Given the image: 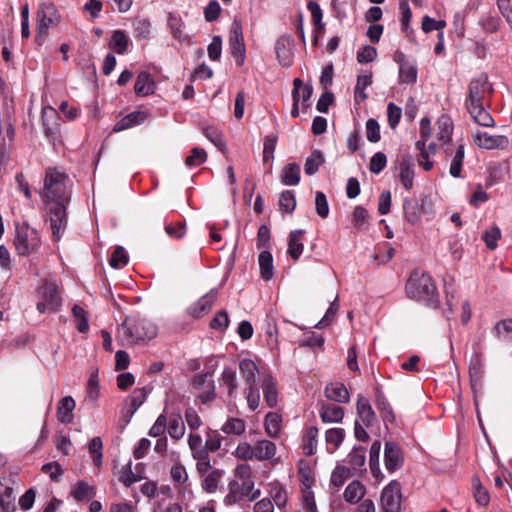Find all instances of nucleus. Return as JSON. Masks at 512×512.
Listing matches in <instances>:
<instances>
[{
	"label": "nucleus",
	"mask_w": 512,
	"mask_h": 512,
	"mask_svg": "<svg viewBox=\"0 0 512 512\" xmlns=\"http://www.w3.org/2000/svg\"><path fill=\"white\" fill-rule=\"evenodd\" d=\"M156 335V325L139 315H130L117 328L116 338L122 345H135L150 341Z\"/></svg>",
	"instance_id": "1"
},
{
	"label": "nucleus",
	"mask_w": 512,
	"mask_h": 512,
	"mask_svg": "<svg viewBox=\"0 0 512 512\" xmlns=\"http://www.w3.org/2000/svg\"><path fill=\"white\" fill-rule=\"evenodd\" d=\"M87 398L90 401H96L100 395V384H99V376L98 369H94L88 378L87 381Z\"/></svg>",
	"instance_id": "47"
},
{
	"label": "nucleus",
	"mask_w": 512,
	"mask_h": 512,
	"mask_svg": "<svg viewBox=\"0 0 512 512\" xmlns=\"http://www.w3.org/2000/svg\"><path fill=\"white\" fill-rule=\"evenodd\" d=\"M325 395L329 400L337 403H347L350 399L349 392L341 382H331L326 385Z\"/></svg>",
	"instance_id": "20"
},
{
	"label": "nucleus",
	"mask_w": 512,
	"mask_h": 512,
	"mask_svg": "<svg viewBox=\"0 0 512 512\" xmlns=\"http://www.w3.org/2000/svg\"><path fill=\"white\" fill-rule=\"evenodd\" d=\"M277 136L275 134H269L264 138L263 144V161L267 162L274 157V151L276 148Z\"/></svg>",
	"instance_id": "63"
},
{
	"label": "nucleus",
	"mask_w": 512,
	"mask_h": 512,
	"mask_svg": "<svg viewBox=\"0 0 512 512\" xmlns=\"http://www.w3.org/2000/svg\"><path fill=\"white\" fill-rule=\"evenodd\" d=\"M129 39L122 30H115L111 36L109 47L118 54H124L128 48Z\"/></svg>",
	"instance_id": "41"
},
{
	"label": "nucleus",
	"mask_w": 512,
	"mask_h": 512,
	"mask_svg": "<svg viewBox=\"0 0 512 512\" xmlns=\"http://www.w3.org/2000/svg\"><path fill=\"white\" fill-rule=\"evenodd\" d=\"M465 106L476 124L484 127L494 126V119L485 109L484 102L466 103Z\"/></svg>",
	"instance_id": "17"
},
{
	"label": "nucleus",
	"mask_w": 512,
	"mask_h": 512,
	"mask_svg": "<svg viewBox=\"0 0 512 512\" xmlns=\"http://www.w3.org/2000/svg\"><path fill=\"white\" fill-rule=\"evenodd\" d=\"M219 381L220 385L227 388L228 396L233 398L238 388L236 371L231 367H225Z\"/></svg>",
	"instance_id": "32"
},
{
	"label": "nucleus",
	"mask_w": 512,
	"mask_h": 512,
	"mask_svg": "<svg viewBox=\"0 0 512 512\" xmlns=\"http://www.w3.org/2000/svg\"><path fill=\"white\" fill-rule=\"evenodd\" d=\"M260 276L263 280L269 281L273 278L274 267L272 254L265 250L259 254L258 257Z\"/></svg>",
	"instance_id": "30"
},
{
	"label": "nucleus",
	"mask_w": 512,
	"mask_h": 512,
	"mask_svg": "<svg viewBox=\"0 0 512 512\" xmlns=\"http://www.w3.org/2000/svg\"><path fill=\"white\" fill-rule=\"evenodd\" d=\"M204 135L221 151L225 148V141L223 134L216 127H206Z\"/></svg>",
	"instance_id": "62"
},
{
	"label": "nucleus",
	"mask_w": 512,
	"mask_h": 512,
	"mask_svg": "<svg viewBox=\"0 0 512 512\" xmlns=\"http://www.w3.org/2000/svg\"><path fill=\"white\" fill-rule=\"evenodd\" d=\"M280 179L287 186L297 185L300 181V166L296 163H289L283 167Z\"/></svg>",
	"instance_id": "31"
},
{
	"label": "nucleus",
	"mask_w": 512,
	"mask_h": 512,
	"mask_svg": "<svg viewBox=\"0 0 512 512\" xmlns=\"http://www.w3.org/2000/svg\"><path fill=\"white\" fill-rule=\"evenodd\" d=\"M128 255L125 249L121 246H118L113 251L110 259L109 264L111 267L115 269L123 268L128 264Z\"/></svg>",
	"instance_id": "54"
},
{
	"label": "nucleus",
	"mask_w": 512,
	"mask_h": 512,
	"mask_svg": "<svg viewBox=\"0 0 512 512\" xmlns=\"http://www.w3.org/2000/svg\"><path fill=\"white\" fill-rule=\"evenodd\" d=\"M303 230H294L289 234L288 241V254L294 259L298 260L303 251Z\"/></svg>",
	"instance_id": "28"
},
{
	"label": "nucleus",
	"mask_w": 512,
	"mask_h": 512,
	"mask_svg": "<svg viewBox=\"0 0 512 512\" xmlns=\"http://www.w3.org/2000/svg\"><path fill=\"white\" fill-rule=\"evenodd\" d=\"M61 21V15L53 3H42L37 11L36 40L47 35L50 28L56 27Z\"/></svg>",
	"instance_id": "7"
},
{
	"label": "nucleus",
	"mask_w": 512,
	"mask_h": 512,
	"mask_svg": "<svg viewBox=\"0 0 512 512\" xmlns=\"http://www.w3.org/2000/svg\"><path fill=\"white\" fill-rule=\"evenodd\" d=\"M148 118L145 111H134L121 118L113 127L114 132H120L142 124Z\"/></svg>",
	"instance_id": "18"
},
{
	"label": "nucleus",
	"mask_w": 512,
	"mask_h": 512,
	"mask_svg": "<svg viewBox=\"0 0 512 512\" xmlns=\"http://www.w3.org/2000/svg\"><path fill=\"white\" fill-rule=\"evenodd\" d=\"M464 155H465L464 145H459L456 149V152H455L453 158H452L450 168H449V173L452 177H455V178L460 177L461 167H462L463 160H464Z\"/></svg>",
	"instance_id": "52"
},
{
	"label": "nucleus",
	"mask_w": 512,
	"mask_h": 512,
	"mask_svg": "<svg viewBox=\"0 0 512 512\" xmlns=\"http://www.w3.org/2000/svg\"><path fill=\"white\" fill-rule=\"evenodd\" d=\"M317 436L318 428L316 426H311L306 429L303 435L302 445V450L305 455L310 456L315 453L318 444Z\"/></svg>",
	"instance_id": "35"
},
{
	"label": "nucleus",
	"mask_w": 512,
	"mask_h": 512,
	"mask_svg": "<svg viewBox=\"0 0 512 512\" xmlns=\"http://www.w3.org/2000/svg\"><path fill=\"white\" fill-rule=\"evenodd\" d=\"M417 80V67L413 61L399 67V83L413 84Z\"/></svg>",
	"instance_id": "44"
},
{
	"label": "nucleus",
	"mask_w": 512,
	"mask_h": 512,
	"mask_svg": "<svg viewBox=\"0 0 512 512\" xmlns=\"http://www.w3.org/2000/svg\"><path fill=\"white\" fill-rule=\"evenodd\" d=\"M147 391L145 388L135 389L130 396V417L140 408V406L146 401Z\"/></svg>",
	"instance_id": "55"
},
{
	"label": "nucleus",
	"mask_w": 512,
	"mask_h": 512,
	"mask_svg": "<svg viewBox=\"0 0 512 512\" xmlns=\"http://www.w3.org/2000/svg\"><path fill=\"white\" fill-rule=\"evenodd\" d=\"M155 83L148 72H140L136 78L134 91L137 95L146 96L154 92Z\"/></svg>",
	"instance_id": "25"
},
{
	"label": "nucleus",
	"mask_w": 512,
	"mask_h": 512,
	"mask_svg": "<svg viewBox=\"0 0 512 512\" xmlns=\"http://www.w3.org/2000/svg\"><path fill=\"white\" fill-rule=\"evenodd\" d=\"M170 476L176 485L186 487L188 474L186 468L181 463L177 462L171 467Z\"/></svg>",
	"instance_id": "53"
},
{
	"label": "nucleus",
	"mask_w": 512,
	"mask_h": 512,
	"mask_svg": "<svg viewBox=\"0 0 512 512\" xmlns=\"http://www.w3.org/2000/svg\"><path fill=\"white\" fill-rule=\"evenodd\" d=\"M474 143L482 149H505L508 147L509 140L504 135H490L486 132H476L473 135Z\"/></svg>",
	"instance_id": "12"
},
{
	"label": "nucleus",
	"mask_w": 512,
	"mask_h": 512,
	"mask_svg": "<svg viewBox=\"0 0 512 512\" xmlns=\"http://www.w3.org/2000/svg\"><path fill=\"white\" fill-rule=\"evenodd\" d=\"M437 138L443 144L450 142L453 132V122L448 116H441L437 121Z\"/></svg>",
	"instance_id": "39"
},
{
	"label": "nucleus",
	"mask_w": 512,
	"mask_h": 512,
	"mask_svg": "<svg viewBox=\"0 0 512 512\" xmlns=\"http://www.w3.org/2000/svg\"><path fill=\"white\" fill-rule=\"evenodd\" d=\"M68 203H57L49 208L50 226L53 240L59 241L67 226L66 206Z\"/></svg>",
	"instance_id": "10"
},
{
	"label": "nucleus",
	"mask_w": 512,
	"mask_h": 512,
	"mask_svg": "<svg viewBox=\"0 0 512 512\" xmlns=\"http://www.w3.org/2000/svg\"><path fill=\"white\" fill-rule=\"evenodd\" d=\"M142 479V476L138 473H134L132 471V462L129 461L128 464L122 466L119 471V481L123 483L126 487L131 486L135 482H138Z\"/></svg>",
	"instance_id": "46"
},
{
	"label": "nucleus",
	"mask_w": 512,
	"mask_h": 512,
	"mask_svg": "<svg viewBox=\"0 0 512 512\" xmlns=\"http://www.w3.org/2000/svg\"><path fill=\"white\" fill-rule=\"evenodd\" d=\"M42 196L54 204L69 203L71 183L68 175L56 167L46 168Z\"/></svg>",
	"instance_id": "2"
},
{
	"label": "nucleus",
	"mask_w": 512,
	"mask_h": 512,
	"mask_svg": "<svg viewBox=\"0 0 512 512\" xmlns=\"http://www.w3.org/2000/svg\"><path fill=\"white\" fill-rule=\"evenodd\" d=\"M166 428L171 438L175 440L181 439L185 433V425L181 415L171 414L170 417L167 418Z\"/></svg>",
	"instance_id": "33"
},
{
	"label": "nucleus",
	"mask_w": 512,
	"mask_h": 512,
	"mask_svg": "<svg viewBox=\"0 0 512 512\" xmlns=\"http://www.w3.org/2000/svg\"><path fill=\"white\" fill-rule=\"evenodd\" d=\"M245 497L244 492L241 491V485L237 481H231L229 483V492L225 496V503L228 505H233L239 501H241Z\"/></svg>",
	"instance_id": "56"
},
{
	"label": "nucleus",
	"mask_w": 512,
	"mask_h": 512,
	"mask_svg": "<svg viewBox=\"0 0 512 512\" xmlns=\"http://www.w3.org/2000/svg\"><path fill=\"white\" fill-rule=\"evenodd\" d=\"M406 293L409 298L422 301L429 307L437 308L439 305L436 286L432 278L424 272H414L410 276Z\"/></svg>",
	"instance_id": "3"
},
{
	"label": "nucleus",
	"mask_w": 512,
	"mask_h": 512,
	"mask_svg": "<svg viewBox=\"0 0 512 512\" xmlns=\"http://www.w3.org/2000/svg\"><path fill=\"white\" fill-rule=\"evenodd\" d=\"M14 247L19 256L27 257L37 253L41 247L39 232L27 222L16 225Z\"/></svg>",
	"instance_id": "4"
},
{
	"label": "nucleus",
	"mask_w": 512,
	"mask_h": 512,
	"mask_svg": "<svg viewBox=\"0 0 512 512\" xmlns=\"http://www.w3.org/2000/svg\"><path fill=\"white\" fill-rule=\"evenodd\" d=\"M216 299L217 290L212 289L204 296H202L198 301L190 305L187 312L193 318H201L211 310Z\"/></svg>",
	"instance_id": "13"
},
{
	"label": "nucleus",
	"mask_w": 512,
	"mask_h": 512,
	"mask_svg": "<svg viewBox=\"0 0 512 512\" xmlns=\"http://www.w3.org/2000/svg\"><path fill=\"white\" fill-rule=\"evenodd\" d=\"M37 310L40 313L55 312L61 306V296L59 286L55 281L43 280L42 285L37 290Z\"/></svg>",
	"instance_id": "6"
},
{
	"label": "nucleus",
	"mask_w": 512,
	"mask_h": 512,
	"mask_svg": "<svg viewBox=\"0 0 512 512\" xmlns=\"http://www.w3.org/2000/svg\"><path fill=\"white\" fill-rule=\"evenodd\" d=\"M344 417V410L337 404L322 405V422L338 423Z\"/></svg>",
	"instance_id": "38"
},
{
	"label": "nucleus",
	"mask_w": 512,
	"mask_h": 512,
	"mask_svg": "<svg viewBox=\"0 0 512 512\" xmlns=\"http://www.w3.org/2000/svg\"><path fill=\"white\" fill-rule=\"evenodd\" d=\"M385 467L389 472H394L403 464V456L400 447L392 441L385 443L384 449Z\"/></svg>",
	"instance_id": "16"
},
{
	"label": "nucleus",
	"mask_w": 512,
	"mask_h": 512,
	"mask_svg": "<svg viewBox=\"0 0 512 512\" xmlns=\"http://www.w3.org/2000/svg\"><path fill=\"white\" fill-rule=\"evenodd\" d=\"M245 430V421L236 417L228 418L221 427V431L228 435L240 436L245 432Z\"/></svg>",
	"instance_id": "42"
},
{
	"label": "nucleus",
	"mask_w": 512,
	"mask_h": 512,
	"mask_svg": "<svg viewBox=\"0 0 512 512\" xmlns=\"http://www.w3.org/2000/svg\"><path fill=\"white\" fill-rule=\"evenodd\" d=\"M16 510L13 488L4 486L0 489V512H14Z\"/></svg>",
	"instance_id": "40"
},
{
	"label": "nucleus",
	"mask_w": 512,
	"mask_h": 512,
	"mask_svg": "<svg viewBox=\"0 0 512 512\" xmlns=\"http://www.w3.org/2000/svg\"><path fill=\"white\" fill-rule=\"evenodd\" d=\"M492 91L493 89L488 83V76L486 74H480L471 80L468 86V97L465 104L484 102L486 94H490Z\"/></svg>",
	"instance_id": "11"
},
{
	"label": "nucleus",
	"mask_w": 512,
	"mask_h": 512,
	"mask_svg": "<svg viewBox=\"0 0 512 512\" xmlns=\"http://www.w3.org/2000/svg\"><path fill=\"white\" fill-rule=\"evenodd\" d=\"M207 160V153L202 148H193L190 155L186 157L185 164L188 167H198Z\"/></svg>",
	"instance_id": "57"
},
{
	"label": "nucleus",
	"mask_w": 512,
	"mask_h": 512,
	"mask_svg": "<svg viewBox=\"0 0 512 512\" xmlns=\"http://www.w3.org/2000/svg\"><path fill=\"white\" fill-rule=\"evenodd\" d=\"M431 135L430 120L426 117L420 121V139L416 142V148L421 151V155L425 158L426 155V142Z\"/></svg>",
	"instance_id": "45"
},
{
	"label": "nucleus",
	"mask_w": 512,
	"mask_h": 512,
	"mask_svg": "<svg viewBox=\"0 0 512 512\" xmlns=\"http://www.w3.org/2000/svg\"><path fill=\"white\" fill-rule=\"evenodd\" d=\"M282 427V416L277 412H269L264 418V429L271 438H278Z\"/></svg>",
	"instance_id": "26"
},
{
	"label": "nucleus",
	"mask_w": 512,
	"mask_h": 512,
	"mask_svg": "<svg viewBox=\"0 0 512 512\" xmlns=\"http://www.w3.org/2000/svg\"><path fill=\"white\" fill-rule=\"evenodd\" d=\"M89 454L95 466L100 467L103 459V442L100 437H94L88 445Z\"/></svg>",
	"instance_id": "49"
},
{
	"label": "nucleus",
	"mask_w": 512,
	"mask_h": 512,
	"mask_svg": "<svg viewBox=\"0 0 512 512\" xmlns=\"http://www.w3.org/2000/svg\"><path fill=\"white\" fill-rule=\"evenodd\" d=\"M315 465L316 461L312 463L305 459H301L298 462V476L302 485V504L306 512H317L314 493L311 490L312 485L315 483V478L313 476V468Z\"/></svg>",
	"instance_id": "5"
},
{
	"label": "nucleus",
	"mask_w": 512,
	"mask_h": 512,
	"mask_svg": "<svg viewBox=\"0 0 512 512\" xmlns=\"http://www.w3.org/2000/svg\"><path fill=\"white\" fill-rule=\"evenodd\" d=\"M72 313L76 322V328L80 333H86L89 330L87 312L79 305H74Z\"/></svg>",
	"instance_id": "51"
},
{
	"label": "nucleus",
	"mask_w": 512,
	"mask_h": 512,
	"mask_svg": "<svg viewBox=\"0 0 512 512\" xmlns=\"http://www.w3.org/2000/svg\"><path fill=\"white\" fill-rule=\"evenodd\" d=\"M293 38L288 35H282L275 44V52L278 62L283 67H289L293 63Z\"/></svg>",
	"instance_id": "15"
},
{
	"label": "nucleus",
	"mask_w": 512,
	"mask_h": 512,
	"mask_svg": "<svg viewBox=\"0 0 512 512\" xmlns=\"http://www.w3.org/2000/svg\"><path fill=\"white\" fill-rule=\"evenodd\" d=\"M356 408L358 415V419L356 421H359L366 427L371 426L375 421L376 416L369 401L364 396L359 395Z\"/></svg>",
	"instance_id": "19"
},
{
	"label": "nucleus",
	"mask_w": 512,
	"mask_h": 512,
	"mask_svg": "<svg viewBox=\"0 0 512 512\" xmlns=\"http://www.w3.org/2000/svg\"><path fill=\"white\" fill-rule=\"evenodd\" d=\"M229 47L232 56L235 58L236 64L238 66H242L245 60V44L242 32V25L237 20H234L231 25L229 35Z\"/></svg>",
	"instance_id": "8"
},
{
	"label": "nucleus",
	"mask_w": 512,
	"mask_h": 512,
	"mask_svg": "<svg viewBox=\"0 0 512 512\" xmlns=\"http://www.w3.org/2000/svg\"><path fill=\"white\" fill-rule=\"evenodd\" d=\"M75 401L71 396L62 398L57 406V418L63 424H69L73 420Z\"/></svg>",
	"instance_id": "24"
},
{
	"label": "nucleus",
	"mask_w": 512,
	"mask_h": 512,
	"mask_svg": "<svg viewBox=\"0 0 512 512\" xmlns=\"http://www.w3.org/2000/svg\"><path fill=\"white\" fill-rule=\"evenodd\" d=\"M294 88L292 91V97L295 102H302L303 108L310 106L307 102L310 100L312 95V87L309 85H304L303 82L296 78L294 80Z\"/></svg>",
	"instance_id": "29"
},
{
	"label": "nucleus",
	"mask_w": 512,
	"mask_h": 512,
	"mask_svg": "<svg viewBox=\"0 0 512 512\" xmlns=\"http://www.w3.org/2000/svg\"><path fill=\"white\" fill-rule=\"evenodd\" d=\"M366 493L365 486L360 481H352L344 491V499L352 504L359 502Z\"/></svg>",
	"instance_id": "36"
},
{
	"label": "nucleus",
	"mask_w": 512,
	"mask_h": 512,
	"mask_svg": "<svg viewBox=\"0 0 512 512\" xmlns=\"http://www.w3.org/2000/svg\"><path fill=\"white\" fill-rule=\"evenodd\" d=\"M380 504L384 512H399L401 506V488L397 481H391L384 487L380 497Z\"/></svg>",
	"instance_id": "9"
},
{
	"label": "nucleus",
	"mask_w": 512,
	"mask_h": 512,
	"mask_svg": "<svg viewBox=\"0 0 512 512\" xmlns=\"http://www.w3.org/2000/svg\"><path fill=\"white\" fill-rule=\"evenodd\" d=\"M345 432L342 428H331L325 432L326 449L333 453L343 442Z\"/></svg>",
	"instance_id": "37"
},
{
	"label": "nucleus",
	"mask_w": 512,
	"mask_h": 512,
	"mask_svg": "<svg viewBox=\"0 0 512 512\" xmlns=\"http://www.w3.org/2000/svg\"><path fill=\"white\" fill-rule=\"evenodd\" d=\"M501 238V231L498 226H493L483 233L482 239L488 249L494 250L497 247V241Z\"/></svg>",
	"instance_id": "59"
},
{
	"label": "nucleus",
	"mask_w": 512,
	"mask_h": 512,
	"mask_svg": "<svg viewBox=\"0 0 512 512\" xmlns=\"http://www.w3.org/2000/svg\"><path fill=\"white\" fill-rule=\"evenodd\" d=\"M239 370L242 378L248 386L257 385L256 377L260 374L256 363L251 359H242L239 362Z\"/></svg>",
	"instance_id": "23"
},
{
	"label": "nucleus",
	"mask_w": 512,
	"mask_h": 512,
	"mask_svg": "<svg viewBox=\"0 0 512 512\" xmlns=\"http://www.w3.org/2000/svg\"><path fill=\"white\" fill-rule=\"evenodd\" d=\"M426 201L422 200L419 204L418 201L413 199H405L403 204L405 218L408 222L415 224L420 220L421 211L424 208Z\"/></svg>",
	"instance_id": "27"
},
{
	"label": "nucleus",
	"mask_w": 512,
	"mask_h": 512,
	"mask_svg": "<svg viewBox=\"0 0 512 512\" xmlns=\"http://www.w3.org/2000/svg\"><path fill=\"white\" fill-rule=\"evenodd\" d=\"M261 388L266 405L274 408L278 403L277 381L270 372H263L261 379Z\"/></svg>",
	"instance_id": "14"
},
{
	"label": "nucleus",
	"mask_w": 512,
	"mask_h": 512,
	"mask_svg": "<svg viewBox=\"0 0 512 512\" xmlns=\"http://www.w3.org/2000/svg\"><path fill=\"white\" fill-rule=\"evenodd\" d=\"M495 338L501 342H512V319L502 320L496 323L492 330Z\"/></svg>",
	"instance_id": "34"
},
{
	"label": "nucleus",
	"mask_w": 512,
	"mask_h": 512,
	"mask_svg": "<svg viewBox=\"0 0 512 512\" xmlns=\"http://www.w3.org/2000/svg\"><path fill=\"white\" fill-rule=\"evenodd\" d=\"M349 477L350 469L343 465H337L331 473L330 485L338 489L345 483V481Z\"/></svg>",
	"instance_id": "48"
},
{
	"label": "nucleus",
	"mask_w": 512,
	"mask_h": 512,
	"mask_svg": "<svg viewBox=\"0 0 512 512\" xmlns=\"http://www.w3.org/2000/svg\"><path fill=\"white\" fill-rule=\"evenodd\" d=\"M320 167V151L313 150L311 155L307 158L304 165V172L306 175L315 174Z\"/></svg>",
	"instance_id": "64"
},
{
	"label": "nucleus",
	"mask_w": 512,
	"mask_h": 512,
	"mask_svg": "<svg viewBox=\"0 0 512 512\" xmlns=\"http://www.w3.org/2000/svg\"><path fill=\"white\" fill-rule=\"evenodd\" d=\"M307 8L311 12L313 25H314V35L312 38V43L315 46L318 41V33L320 32V7L318 5L317 0H308Z\"/></svg>",
	"instance_id": "50"
},
{
	"label": "nucleus",
	"mask_w": 512,
	"mask_h": 512,
	"mask_svg": "<svg viewBox=\"0 0 512 512\" xmlns=\"http://www.w3.org/2000/svg\"><path fill=\"white\" fill-rule=\"evenodd\" d=\"M353 225L360 230H365L368 225V212L361 206H356L352 215Z\"/></svg>",
	"instance_id": "60"
},
{
	"label": "nucleus",
	"mask_w": 512,
	"mask_h": 512,
	"mask_svg": "<svg viewBox=\"0 0 512 512\" xmlns=\"http://www.w3.org/2000/svg\"><path fill=\"white\" fill-rule=\"evenodd\" d=\"M279 206L281 211L292 213L296 207V199L294 193L289 190L282 192L279 199Z\"/></svg>",
	"instance_id": "58"
},
{
	"label": "nucleus",
	"mask_w": 512,
	"mask_h": 512,
	"mask_svg": "<svg viewBox=\"0 0 512 512\" xmlns=\"http://www.w3.org/2000/svg\"><path fill=\"white\" fill-rule=\"evenodd\" d=\"M167 427V417L165 414H160L152 427L149 429L148 435L151 437H165L164 433L166 431Z\"/></svg>",
	"instance_id": "61"
},
{
	"label": "nucleus",
	"mask_w": 512,
	"mask_h": 512,
	"mask_svg": "<svg viewBox=\"0 0 512 512\" xmlns=\"http://www.w3.org/2000/svg\"><path fill=\"white\" fill-rule=\"evenodd\" d=\"M223 471L220 469H213L206 473L202 480V488L208 493H214L217 490L218 484L222 478Z\"/></svg>",
	"instance_id": "43"
},
{
	"label": "nucleus",
	"mask_w": 512,
	"mask_h": 512,
	"mask_svg": "<svg viewBox=\"0 0 512 512\" xmlns=\"http://www.w3.org/2000/svg\"><path fill=\"white\" fill-rule=\"evenodd\" d=\"M399 178L405 189L410 190L413 187L414 170L411 157L408 155L399 161Z\"/></svg>",
	"instance_id": "22"
},
{
	"label": "nucleus",
	"mask_w": 512,
	"mask_h": 512,
	"mask_svg": "<svg viewBox=\"0 0 512 512\" xmlns=\"http://www.w3.org/2000/svg\"><path fill=\"white\" fill-rule=\"evenodd\" d=\"M276 445L270 440H259L253 445L254 458L259 461L272 459L276 454Z\"/></svg>",
	"instance_id": "21"
}]
</instances>
